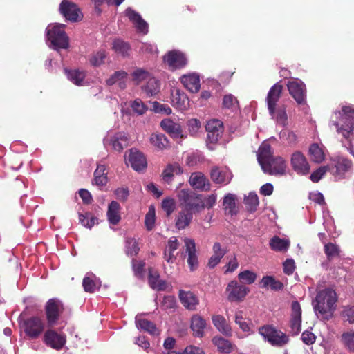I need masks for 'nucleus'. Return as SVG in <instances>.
Wrapping results in <instances>:
<instances>
[{"instance_id": "f257e3e1", "label": "nucleus", "mask_w": 354, "mask_h": 354, "mask_svg": "<svg viewBox=\"0 0 354 354\" xmlns=\"http://www.w3.org/2000/svg\"><path fill=\"white\" fill-rule=\"evenodd\" d=\"M337 302V294L335 290L330 288L324 289L319 292L313 302L314 310L319 313L322 319L329 320L335 310Z\"/></svg>"}, {"instance_id": "f03ea898", "label": "nucleus", "mask_w": 354, "mask_h": 354, "mask_svg": "<svg viewBox=\"0 0 354 354\" xmlns=\"http://www.w3.org/2000/svg\"><path fill=\"white\" fill-rule=\"evenodd\" d=\"M283 86L279 83L275 84L270 89L266 101L270 115L279 124L284 126L287 121L286 106L284 104H277L282 93Z\"/></svg>"}, {"instance_id": "7ed1b4c3", "label": "nucleus", "mask_w": 354, "mask_h": 354, "mask_svg": "<svg viewBox=\"0 0 354 354\" xmlns=\"http://www.w3.org/2000/svg\"><path fill=\"white\" fill-rule=\"evenodd\" d=\"M178 197L180 207L186 211L196 214L205 209L203 195L197 194L190 189H181L178 194Z\"/></svg>"}, {"instance_id": "20e7f679", "label": "nucleus", "mask_w": 354, "mask_h": 354, "mask_svg": "<svg viewBox=\"0 0 354 354\" xmlns=\"http://www.w3.org/2000/svg\"><path fill=\"white\" fill-rule=\"evenodd\" d=\"M342 112H339L341 116V124L339 122H333V125L337 128L339 133L348 139L354 129V109L350 106H344L342 109Z\"/></svg>"}, {"instance_id": "39448f33", "label": "nucleus", "mask_w": 354, "mask_h": 354, "mask_svg": "<svg viewBox=\"0 0 354 354\" xmlns=\"http://www.w3.org/2000/svg\"><path fill=\"white\" fill-rule=\"evenodd\" d=\"M65 25L57 24L51 29L49 26L47 30V38L50 41V47L58 50L60 48L66 49L68 47V38L64 31Z\"/></svg>"}, {"instance_id": "423d86ee", "label": "nucleus", "mask_w": 354, "mask_h": 354, "mask_svg": "<svg viewBox=\"0 0 354 354\" xmlns=\"http://www.w3.org/2000/svg\"><path fill=\"white\" fill-rule=\"evenodd\" d=\"M259 334L272 345L281 346L288 342V337L270 325H265L259 328Z\"/></svg>"}, {"instance_id": "0eeeda50", "label": "nucleus", "mask_w": 354, "mask_h": 354, "mask_svg": "<svg viewBox=\"0 0 354 354\" xmlns=\"http://www.w3.org/2000/svg\"><path fill=\"white\" fill-rule=\"evenodd\" d=\"M64 310V306L61 300L57 298L50 299L45 305L48 326L52 327L56 324Z\"/></svg>"}, {"instance_id": "6e6552de", "label": "nucleus", "mask_w": 354, "mask_h": 354, "mask_svg": "<svg viewBox=\"0 0 354 354\" xmlns=\"http://www.w3.org/2000/svg\"><path fill=\"white\" fill-rule=\"evenodd\" d=\"M264 173L269 175L283 176L286 174L287 165L281 156H272L261 166Z\"/></svg>"}, {"instance_id": "1a4fd4ad", "label": "nucleus", "mask_w": 354, "mask_h": 354, "mask_svg": "<svg viewBox=\"0 0 354 354\" xmlns=\"http://www.w3.org/2000/svg\"><path fill=\"white\" fill-rule=\"evenodd\" d=\"M163 61L168 65L171 71L181 69L187 64V59L185 55L180 50H172L168 51L163 56Z\"/></svg>"}, {"instance_id": "9d476101", "label": "nucleus", "mask_w": 354, "mask_h": 354, "mask_svg": "<svg viewBox=\"0 0 354 354\" xmlns=\"http://www.w3.org/2000/svg\"><path fill=\"white\" fill-rule=\"evenodd\" d=\"M205 129L207 132V146L209 149L213 150L214 147L211 145L217 143L221 138L223 131V122L219 120H209L205 125Z\"/></svg>"}, {"instance_id": "9b49d317", "label": "nucleus", "mask_w": 354, "mask_h": 354, "mask_svg": "<svg viewBox=\"0 0 354 354\" xmlns=\"http://www.w3.org/2000/svg\"><path fill=\"white\" fill-rule=\"evenodd\" d=\"M59 11L66 20L79 22L83 19V14L75 3L63 0L59 5Z\"/></svg>"}, {"instance_id": "f8f14e48", "label": "nucleus", "mask_w": 354, "mask_h": 354, "mask_svg": "<svg viewBox=\"0 0 354 354\" xmlns=\"http://www.w3.org/2000/svg\"><path fill=\"white\" fill-rule=\"evenodd\" d=\"M24 331L30 339L37 338L44 330V323L38 317H31L23 322Z\"/></svg>"}, {"instance_id": "ddd939ff", "label": "nucleus", "mask_w": 354, "mask_h": 354, "mask_svg": "<svg viewBox=\"0 0 354 354\" xmlns=\"http://www.w3.org/2000/svg\"><path fill=\"white\" fill-rule=\"evenodd\" d=\"M226 291L229 292L228 301L240 302L244 299L246 295L250 292V288L245 285L239 284L235 280H232L228 283Z\"/></svg>"}, {"instance_id": "4468645a", "label": "nucleus", "mask_w": 354, "mask_h": 354, "mask_svg": "<svg viewBox=\"0 0 354 354\" xmlns=\"http://www.w3.org/2000/svg\"><path fill=\"white\" fill-rule=\"evenodd\" d=\"M287 87L290 95L298 104H306V88L304 82L301 80L289 81Z\"/></svg>"}, {"instance_id": "2eb2a0df", "label": "nucleus", "mask_w": 354, "mask_h": 354, "mask_svg": "<svg viewBox=\"0 0 354 354\" xmlns=\"http://www.w3.org/2000/svg\"><path fill=\"white\" fill-rule=\"evenodd\" d=\"M292 169L299 174L306 175L310 171V165L301 151H295L291 157Z\"/></svg>"}, {"instance_id": "dca6fc26", "label": "nucleus", "mask_w": 354, "mask_h": 354, "mask_svg": "<svg viewBox=\"0 0 354 354\" xmlns=\"http://www.w3.org/2000/svg\"><path fill=\"white\" fill-rule=\"evenodd\" d=\"M45 344L56 350H61L66 344V337L53 330L46 331L44 336Z\"/></svg>"}, {"instance_id": "f3484780", "label": "nucleus", "mask_w": 354, "mask_h": 354, "mask_svg": "<svg viewBox=\"0 0 354 354\" xmlns=\"http://www.w3.org/2000/svg\"><path fill=\"white\" fill-rule=\"evenodd\" d=\"M212 180L216 184H228L231 181L233 175L230 169H221L217 166L212 167L210 170Z\"/></svg>"}, {"instance_id": "a211bd4d", "label": "nucleus", "mask_w": 354, "mask_h": 354, "mask_svg": "<svg viewBox=\"0 0 354 354\" xmlns=\"http://www.w3.org/2000/svg\"><path fill=\"white\" fill-rule=\"evenodd\" d=\"M189 183L194 189L207 192L211 189L209 180L201 172L192 173Z\"/></svg>"}, {"instance_id": "6ab92c4d", "label": "nucleus", "mask_w": 354, "mask_h": 354, "mask_svg": "<svg viewBox=\"0 0 354 354\" xmlns=\"http://www.w3.org/2000/svg\"><path fill=\"white\" fill-rule=\"evenodd\" d=\"M186 252L188 254L187 263L191 271H194L198 266V257L196 255V244L193 239L186 238L184 240Z\"/></svg>"}, {"instance_id": "aec40b11", "label": "nucleus", "mask_w": 354, "mask_h": 354, "mask_svg": "<svg viewBox=\"0 0 354 354\" xmlns=\"http://www.w3.org/2000/svg\"><path fill=\"white\" fill-rule=\"evenodd\" d=\"M128 160L136 171H140L147 167V160L144 154L136 149L129 150Z\"/></svg>"}, {"instance_id": "412c9836", "label": "nucleus", "mask_w": 354, "mask_h": 354, "mask_svg": "<svg viewBox=\"0 0 354 354\" xmlns=\"http://www.w3.org/2000/svg\"><path fill=\"white\" fill-rule=\"evenodd\" d=\"M180 82L192 93H197L200 89V77L196 73L182 75Z\"/></svg>"}, {"instance_id": "4be33fe9", "label": "nucleus", "mask_w": 354, "mask_h": 354, "mask_svg": "<svg viewBox=\"0 0 354 354\" xmlns=\"http://www.w3.org/2000/svg\"><path fill=\"white\" fill-rule=\"evenodd\" d=\"M172 105L175 108L183 111L189 106V100L187 95L179 89H176L174 93H171Z\"/></svg>"}, {"instance_id": "5701e85b", "label": "nucleus", "mask_w": 354, "mask_h": 354, "mask_svg": "<svg viewBox=\"0 0 354 354\" xmlns=\"http://www.w3.org/2000/svg\"><path fill=\"white\" fill-rule=\"evenodd\" d=\"M136 325L139 330H144L152 335H158L160 332L156 325L147 319L140 318L139 315L136 317Z\"/></svg>"}, {"instance_id": "b1692460", "label": "nucleus", "mask_w": 354, "mask_h": 354, "mask_svg": "<svg viewBox=\"0 0 354 354\" xmlns=\"http://www.w3.org/2000/svg\"><path fill=\"white\" fill-rule=\"evenodd\" d=\"M206 325V321L198 315H194L191 319L190 327L195 337H202L204 335V329Z\"/></svg>"}, {"instance_id": "393cba45", "label": "nucleus", "mask_w": 354, "mask_h": 354, "mask_svg": "<svg viewBox=\"0 0 354 354\" xmlns=\"http://www.w3.org/2000/svg\"><path fill=\"white\" fill-rule=\"evenodd\" d=\"M160 127L171 136L174 138H183L180 124L174 122L169 119L162 120L160 122Z\"/></svg>"}, {"instance_id": "a878e982", "label": "nucleus", "mask_w": 354, "mask_h": 354, "mask_svg": "<svg viewBox=\"0 0 354 354\" xmlns=\"http://www.w3.org/2000/svg\"><path fill=\"white\" fill-rule=\"evenodd\" d=\"M179 298L183 306L189 310H194L198 303L196 296L191 292L180 290Z\"/></svg>"}, {"instance_id": "bb28decb", "label": "nucleus", "mask_w": 354, "mask_h": 354, "mask_svg": "<svg viewBox=\"0 0 354 354\" xmlns=\"http://www.w3.org/2000/svg\"><path fill=\"white\" fill-rule=\"evenodd\" d=\"M236 195L231 193H228L223 198V206L231 216L236 215L239 212V208L236 204Z\"/></svg>"}, {"instance_id": "cd10ccee", "label": "nucleus", "mask_w": 354, "mask_h": 354, "mask_svg": "<svg viewBox=\"0 0 354 354\" xmlns=\"http://www.w3.org/2000/svg\"><path fill=\"white\" fill-rule=\"evenodd\" d=\"M120 209V204L115 201H112L109 206L107 210V217L109 222L112 225H117L120 219L119 211Z\"/></svg>"}, {"instance_id": "c85d7f7f", "label": "nucleus", "mask_w": 354, "mask_h": 354, "mask_svg": "<svg viewBox=\"0 0 354 354\" xmlns=\"http://www.w3.org/2000/svg\"><path fill=\"white\" fill-rule=\"evenodd\" d=\"M194 214L183 209L180 211L176 218V227L178 230H183L187 227L193 219Z\"/></svg>"}, {"instance_id": "c756f323", "label": "nucleus", "mask_w": 354, "mask_h": 354, "mask_svg": "<svg viewBox=\"0 0 354 354\" xmlns=\"http://www.w3.org/2000/svg\"><path fill=\"white\" fill-rule=\"evenodd\" d=\"M112 45V48L117 54L123 57H128L130 55L131 47L128 42L116 39L113 41Z\"/></svg>"}, {"instance_id": "7c9ffc66", "label": "nucleus", "mask_w": 354, "mask_h": 354, "mask_svg": "<svg viewBox=\"0 0 354 354\" xmlns=\"http://www.w3.org/2000/svg\"><path fill=\"white\" fill-rule=\"evenodd\" d=\"M212 322L215 327L223 335L227 336L231 335V327L227 324L225 319L222 315H214L212 317Z\"/></svg>"}, {"instance_id": "2f4dec72", "label": "nucleus", "mask_w": 354, "mask_h": 354, "mask_svg": "<svg viewBox=\"0 0 354 354\" xmlns=\"http://www.w3.org/2000/svg\"><path fill=\"white\" fill-rule=\"evenodd\" d=\"M213 250L214 254L209 258L207 263V266L210 268H214L218 265L225 254V252L222 250L220 243L218 242L214 244Z\"/></svg>"}, {"instance_id": "473e14b6", "label": "nucleus", "mask_w": 354, "mask_h": 354, "mask_svg": "<svg viewBox=\"0 0 354 354\" xmlns=\"http://www.w3.org/2000/svg\"><path fill=\"white\" fill-rule=\"evenodd\" d=\"M270 247L272 250L277 252H286L290 247V241L287 239H281L274 236L270 240Z\"/></svg>"}, {"instance_id": "72a5a7b5", "label": "nucleus", "mask_w": 354, "mask_h": 354, "mask_svg": "<svg viewBox=\"0 0 354 354\" xmlns=\"http://www.w3.org/2000/svg\"><path fill=\"white\" fill-rule=\"evenodd\" d=\"M212 342L217 347L218 350L222 353L228 354L232 351V343L222 337H214L212 339Z\"/></svg>"}, {"instance_id": "f704fd0d", "label": "nucleus", "mask_w": 354, "mask_h": 354, "mask_svg": "<svg viewBox=\"0 0 354 354\" xmlns=\"http://www.w3.org/2000/svg\"><path fill=\"white\" fill-rule=\"evenodd\" d=\"M257 160L259 164L261 166L263 163L270 158H272L273 156L271 151V146L269 144H263L259 147V153L257 155Z\"/></svg>"}, {"instance_id": "c9c22d12", "label": "nucleus", "mask_w": 354, "mask_h": 354, "mask_svg": "<svg viewBox=\"0 0 354 354\" xmlns=\"http://www.w3.org/2000/svg\"><path fill=\"white\" fill-rule=\"evenodd\" d=\"M160 83L154 77L149 78L147 84L142 87V90L148 96H153L160 91Z\"/></svg>"}, {"instance_id": "e433bc0d", "label": "nucleus", "mask_w": 354, "mask_h": 354, "mask_svg": "<svg viewBox=\"0 0 354 354\" xmlns=\"http://www.w3.org/2000/svg\"><path fill=\"white\" fill-rule=\"evenodd\" d=\"M262 288H268V286L272 290H281L283 288V284L280 281L276 280L272 276H265L263 277L261 281Z\"/></svg>"}, {"instance_id": "4c0bfd02", "label": "nucleus", "mask_w": 354, "mask_h": 354, "mask_svg": "<svg viewBox=\"0 0 354 354\" xmlns=\"http://www.w3.org/2000/svg\"><path fill=\"white\" fill-rule=\"evenodd\" d=\"M244 203L248 212L250 213L255 212L259 204L257 194L254 192H250L248 196H245Z\"/></svg>"}, {"instance_id": "58836bf2", "label": "nucleus", "mask_w": 354, "mask_h": 354, "mask_svg": "<svg viewBox=\"0 0 354 354\" xmlns=\"http://www.w3.org/2000/svg\"><path fill=\"white\" fill-rule=\"evenodd\" d=\"M65 73L68 79L77 86L82 85V82L85 78V73L83 71L65 69Z\"/></svg>"}, {"instance_id": "ea45409f", "label": "nucleus", "mask_w": 354, "mask_h": 354, "mask_svg": "<svg viewBox=\"0 0 354 354\" xmlns=\"http://www.w3.org/2000/svg\"><path fill=\"white\" fill-rule=\"evenodd\" d=\"M352 167V162L344 158H340L334 167H331V170L335 168V174L337 175H342L348 171Z\"/></svg>"}, {"instance_id": "a19ab883", "label": "nucleus", "mask_w": 354, "mask_h": 354, "mask_svg": "<svg viewBox=\"0 0 354 354\" xmlns=\"http://www.w3.org/2000/svg\"><path fill=\"white\" fill-rule=\"evenodd\" d=\"M140 251L138 243L134 238H127L125 240V253L127 256H136Z\"/></svg>"}, {"instance_id": "79ce46f5", "label": "nucleus", "mask_w": 354, "mask_h": 354, "mask_svg": "<svg viewBox=\"0 0 354 354\" xmlns=\"http://www.w3.org/2000/svg\"><path fill=\"white\" fill-rule=\"evenodd\" d=\"M309 155L311 160L317 163L322 162L324 159L323 151L317 143H313L310 145Z\"/></svg>"}, {"instance_id": "37998d69", "label": "nucleus", "mask_w": 354, "mask_h": 354, "mask_svg": "<svg viewBox=\"0 0 354 354\" xmlns=\"http://www.w3.org/2000/svg\"><path fill=\"white\" fill-rule=\"evenodd\" d=\"M120 139H121V133H118L109 140V144L112 145L115 150L119 152L122 151L128 145L127 138L124 139V142H121Z\"/></svg>"}, {"instance_id": "c03bdc74", "label": "nucleus", "mask_w": 354, "mask_h": 354, "mask_svg": "<svg viewBox=\"0 0 354 354\" xmlns=\"http://www.w3.org/2000/svg\"><path fill=\"white\" fill-rule=\"evenodd\" d=\"M155 221H156L155 208L153 206L151 205L149 207L148 212L146 214L145 218V224L146 228L148 231H151L154 227Z\"/></svg>"}, {"instance_id": "a18cd8bd", "label": "nucleus", "mask_w": 354, "mask_h": 354, "mask_svg": "<svg viewBox=\"0 0 354 354\" xmlns=\"http://www.w3.org/2000/svg\"><path fill=\"white\" fill-rule=\"evenodd\" d=\"M151 142L158 148H164L169 144L167 138L164 134H152Z\"/></svg>"}, {"instance_id": "49530a36", "label": "nucleus", "mask_w": 354, "mask_h": 354, "mask_svg": "<svg viewBox=\"0 0 354 354\" xmlns=\"http://www.w3.org/2000/svg\"><path fill=\"white\" fill-rule=\"evenodd\" d=\"M324 252L327 256L328 261L339 256V248L337 245L328 243L324 245Z\"/></svg>"}, {"instance_id": "de8ad7c7", "label": "nucleus", "mask_w": 354, "mask_h": 354, "mask_svg": "<svg viewBox=\"0 0 354 354\" xmlns=\"http://www.w3.org/2000/svg\"><path fill=\"white\" fill-rule=\"evenodd\" d=\"M127 73L124 71H115L111 77L106 80V83L108 86H112L118 83L120 80H125L127 77Z\"/></svg>"}, {"instance_id": "09e8293b", "label": "nucleus", "mask_w": 354, "mask_h": 354, "mask_svg": "<svg viewBox=\"0 0 354 354\" xmlns=\"http://www.w3.org/2000/svg\"><path fill=\"white\" fill-rule=\"evenodd\" d=\"M341 340L349 351L354 352V332L344 333L341 336Z\"/></svg>"}, {"instance_id": "8fccbe9b", "label": "nucleus", "mask_w": 354, "mask_h": 354, "mask_svg": "<svg viewBox=\"0 0 354 354\" xmlns=\"http://www.w3.org/2000/svg\"><path fill=\"white\" fill-rule=\"evenodd\" d=\"M327 171H331V166L319 167L316 171L311 174L310 179L313 183H317L322 178Z\"/></svg>"}, {"instance_id": "3c124183", "label": "nucleus", "mask_w": 354, "mask_h": 354, "mask_svg": "<svg viewBox=\"0 0 354 354\" xmlns=\"http://www.w3.org/2000/svg\"><path fill=\"white\" fill-rule=\"evenodd\" d=\"M149 76V73L143 68H137L132 73V80L136 84L147 79Z\"/></svg>"}, {"instance_id": "603ef678", "label": "nucleus", "mask_w": 354, "mask_h": 354, "mask_svg": "<svg viewBox=\"0 0 354 354\" xmlns=\"http://www.w3.org/2000/svg\"><path fill=\"white\" fill-rule=\"evenodd\" d=\"M239 279L245 283L252 284L257 278V274L250 270L241 272L238 275Z\"/></svg>"}, {"instance_id": "864d4df0", "label": "nucleus", "mask_w": 354, "mask_h": 354, "mask_svg": "<svg viewBox=\"0 0 354 354\" xmlns=\"http://www.w3.org/2000/svg\"><path fill=\"white\" fill-rule=\"evenodd\" d=\"M132 110L138 115H143L147 111V106L139 98L136 99L131 105Z\"/></svg>"}, {"instance_id": "5fc2aeb1", "label": "nucleus", "mask_w": 354, "mask_h": 354, "mask_svg": "<svg viewBox=\"0 0 354 354\" xmlns=\"http://www.w3.org/2000/svg\"><path fill=\"white\" fill-rule=\"evenodd\" d=\"M168 354H205L203 350L198 346L189 345L187 346L182 352L170 351Z\"/></svg>"}, {"instance_id": "6e6d98bb", "label": "nucleus", "mask_w": 354, "mask_h": 354, "mask_svg": "<svg viewBox=\"0 0 354 354\" xmlns=\"http://www.w3.org/2000/svg\"><path fill=\"white\" fill-rule=\"evenodd\" d=\"M162 208L166 212L167 216H169L175 209L176 203L173 198H166L162 200Z\"/></svg>"}, {"instance_id": "4d7b16f0", "label": "nucleus", "mask_w": 354, "mask_h": 354, "mask_svg": "<svg viewBox=\"0 0 354 354\" xmlns=\"http://www.w3.org/2000/svg\"><path fill=\"white\" fill-rule=\"evenodd\" d=\"M151 111L156 113H165L167 115H170L172 112L171 109L165 104H161L158 102L155 101L152 103Z\"/></svg>"}, {"instance_id": "13d9d810", "label": "nucleus", "mask_w": 354, "mask_h": 354, "mask_svg": "<svg viewBox=\"0 0 354 354\" xmlns=\"http://www.w3.org/2000/svg\"><path fill=\"white\" fill-rule=\"evenodd\" d=\"M125 15L131 22H146L142 19L140 15L131 8H127L125 10Z\"/></svg>"}, {"instance_id": "bf43d9fd", "label": "nucleus", "mask_w": 354, "mask_h": 354, "mask_svg": "<svg viewBox=\"0 0 354 354\" xmlns=\"http://www.w3.org/2000/svg\"><path fill=\"white\" fill-rule=\"evenodd\" d=\"M82 286L84 291L92 293L96 289L95 282L90 277H85L82 281Z\"/></svg>"}, {"instance_id": "052dcab7", "label": "nucleus", "mask_w": 354, "mask_h": 354, "mask_svg": "<svg viewBox=\"0 0 354 354\" xmlns=\"http://www.w3.org/2000/svg\"><path fill=\"white\" fill-rule=\"evenodd\" d=\"M145 262L144 261H137L135 259H132V268L135 275H141L144 271Z\"/></svg>"}, {"instance_id": "680f3d73", "label": "nucleus", "mask_w": 354, "mask_h": 354, "mask_svg": "<svg viewBox=\"0 0 354 354\" xmlns=\"http://www.w3.org/2000/svg\"><path fill=\"white\" fill-rule=\"evenodd\" d=\"M188 129L192 136L195 135L201 127V122L197 119H191L187 122Z\"/></svg>"}, {"instance_id": "e2e57ef3", "label": "nucleus", "mask_w": 354, "mask_h": 354, "mask_svg": "<svg viewBox=\"0 0 354 354\" xmlns=\"http://www.w3.org/2000/svg\"><path fill=\"white\" fill-rule=\"evenodd\" d=\"M235 322L239 325L240 328L245 332H248L250 330V323L243 321V318L242 317L241 313H239L236 314L235 316Z\"/></svg>"}, {"instance_id": "0e129e2a", "label": "nucleus", "mask_w": 354, "mask_h": 354, "mask_svg": "<svg viewBox=\"0 0 354 354\" xmlns=\"http://www.w3.org/2000/svg\"><path fill=\"white\" fill-rule=\"evenodd\" d=\"M160 278V274L158 271L155 270L152 268H149V277L148 281L150 287H154L153 286L158 282Z\"/></svg>"}, {"instance_id": "69168bd1", "label": "nucleus", "mask_w": 354, "mask_h": 354, "mask_svg": "<svg viewBox=\"0 0 354 354\" xmlns=\"http://www.w3.org/2000/svg\"><path fill=\"white\" fill-rule=\"evenodd\" d=\"M292 319H301V309L299 303L297 301H294L291 304Z\"/></svg>"}, {"instance_id": "338daca9", "label": "nucleus", "mask_w": 354, "mask_h": 354, "mask_svg": "<svg viewBox=\"0 0 354 354\" xmlns=\"http://www.w3.org/2000/svg\"><path fill=\"white\" fill-rule=\"evenodd\" d=\"M174 176V174L171 170V164H169L162 171V179L165 182L169 184L173 180Z\"/></svg>"}, {"instance_id": "774afa93", "label": "nucleus", "mask_w": 354, "mask_h": 354, "mask_svg": "<svg viewBox=\"0 0 354 354\" xmlns=\"http://www.w3.org/2000/svg\"><path fill=\"white\" fill-rule=\"evenodd\" d=\"M301 339L304 344L311 345L315 342L316 336L314 333L305 330L301 335Z\"/></svg>"}]
</instances>
